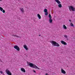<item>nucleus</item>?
<instances>
[{
  "instance_id": "1a4fd4ad",
  "label": "nucleus",
  "mask_w": 75,
  "mask_h": 75,
  "mask_svg": "<svg viewBox=\"0 0 75 75\" xmlns=\"http://www.w3.org/2000/svg\"><path fill=\"white\" fill-rule=\"evenodd\" d=\"M44 11L45 13V15L46 16H47V15H48V12H47V9H45L44 10Z\"/></svg>"
},
{
  "instance_id": "bb28decb",
  "label": "nucleus",
  "mask_w": 75,
  "mask_h": 75,
  "mask_svg": "<svg viewBox=\"0 0 75 75\" xmlns=\"http://www.w3.org/2000/svg\"><path fill=\"white\" fill-rule=\"evenodd\" d=\"M39 35V36H40V35Z\"/></svg>"
},
{
  "instance_id": "20e7f679",
  "label": "nucleus",
  "mask_w": 75,
  "mask_h": 75,
  "mask_svg": "<svg viewBox=\"0 0 75 75\" xmlns=\"http://www.w3.org/2000/svg\"><path fill=\"white\" fill-rule=\"evenodd\" d=\"M5 72L8 75H12L11 74V72L10 71V70L8 69H6L5 70Z\"/></svg>"
},
{
  "instance_id": "0eeeda50",
  "label": "nucleus",
  "mask_w": 75,
  "mask_h": 75,
  "mask_svg": "<svg viewBox=\"0 0 75 75\" xmlns=\"http://www.w3.org/2000/svg\"><path fill=\"white\" fill-rule=\"evenodd\" d=\"M61 44L63 45H67V43L66 42L63 40H61Z\"/></svg>"
},
{
  "instance_id": "f257e3e1",
  "label": "nucleus",
  "mask_w": 75,
  "mask_h": 75,
  "mask_svg": "<svg viewBox=\"0 0 75 75\" xmlns=\"http://www.w3.org/2000/svg\"><path fill=\"white\" fill-rule=\"evenodd\" d=\"M28 65H29L30 67L31 68L33 67V68L35 69H40L37 66L34 64H33V63L30 62L29 64H28Z\"/></svg>"
},
{
  "instance_id": "5701e85b",
  "label": "nucleus",
  "mask_w": 75,
  "mask_h": 75,
  "mask_svg": "<svg viewBox=\"0 0 75 75\" xmlns=\"http://www.w3.org/2000/svg\"><path fill=\"white\" fill-rule=\"evenodd\" d=\"M33 71L34 72H35V73L36 72V71L34 70H33Z\"/></svg>"
},
{
  "instance_id": "412c9836",
  "label": "nucleus",
  "mask_w": 75,
  "mask_h": 75,
  "mask_svg": "<svg viewBox=\"0 0 75 75\" xmlns=\"http://www.w3.org/2000/svg\"><path fill=\"white\" fill-rule=\"evenodd\" d=\"M2 12L3 13H5V10H3L2 11Z\"/></svg>"
},
{
  "instance_id": "423d86ee",
  "label": "nucleus",
  "mask_w": 75,
  "mask_h": 75,
  "mask_svg": "<svg viewBox=\"0 0 75 75\" xmlns=\"http://www.w3.org/2000/svg\"><path fill=\"white\" fill-rule=\"evenodd\" d=\"M14 48H15V49H16V50L18 51H20V47H18V46L17 45H15L14 46Z\"/></svg>"
},
{
  "instance_id": "2eb2a0df",
  "label": "nucleus",
  "mask_w": 75,
  "mask_h": 75,
  "mask_svg": "<svg viewBox=\"0 0 75 75\" xmlns=\"http://www.w3.org/2000/svg\"><path fill=\"white\" fill-rule=\"evenodd\" d=\"M49 21L50 23H52V19H49Z\"/></svg>"
},
{
  "instance_id": "f8f14e48",
  "label": "nucleus",
  "mask_w": 75,
  "mask_h": 75,
  "mask_svg": "<svg viewBox=\"0 0 75 75\" xmlns=\"http://www.w3.org/2000/svg\"><path fill=\"white\" fill-rule=\"evenodd\" d=\"M37 16L39 19H41V16L40 15V14H38Z\"/></svg>"
},
{
  "instance_id": "ddd939ff",
  "label": "nucleus",
  "mask_w": 75,
  "mask_h": 75,
  "mask_svg": "<svg viewBox=\"0 0 75 75\" xmlns=\"http://www.w3.org/2000/svg\"><path fill=\"white\" fill-rule=\"evenodd\" d=\"M20 11H21L22 13H24V9L23 8H20Z\"/></svg>"
},
{
  "instance_id": "6e6552de",
  "label": "nucleus",
  "mask_w": 75,
  "mask_h": 75,
  "mask_svg": "<svg viewBox=\"0 0 75 75\" xmlns=\"http://www.w3.org/2000/svg\"><path fill=\"white\" fill-rule=\"evenodd\" d=\"M61 72L62 74H66V72L62 68L61 69Z\"/></svg>"
},
{
  "instance_id": "aec40b11",
  "label": "nucleus",
  "mask_w": 75,
  "mask_h": 75,
  "mask_svg": "<svg viewBox=\"0 0 75 75\" xmlns=\"http://www.w3.org/2000/svg\"><path fill=\"white\" fill-rule=\"evenodd\" d=\"M64 37L66 38H68V36H67V35H64Z\"/></svg>"
},
{
  "instance_id": "f3484780",
  "label": "nucleus",
  "mask_w": 75,
  "mask_h": 75,
  "mask_svg": "<svg viewBox=\"0 0 75 75\" xmlns=\"http://www.w3.org/2000/svg\"><path fill=\"white\" fill-rule=\"evenodd\" d=\"M49 17L50 18V19L52 18V16H51V14H49Z\"/></svg>"
},
{
  "instance_id": "6ab92c4d",
  "label": "nucleus",
  "mask_w": 75,
  "mask_h": 75,
  "mask_svg": "<svg viewBox=\"0 0 75 75\" xmlns=\"http://www.w3.org/2000/svg\"><path fill=\"white\" fill-rule=\"evenodd\" d=\"M0 10L1 11H2L3 10V8H1V7H0Z\"/></svg>"
},
{
  "instance_id": "f03ea898",
  "label": "nucleus",
  "mask_w": 75,
  "mask_h": 75,
  "mask_svg": "<svg viewBox=\"0 0 75 75\" xmlns=\"http://www.w3.org/2000/svg\"><path fill=\"white\" fill-rule=\"evenodd\" d=\"M50 42L53 45H54V46L59 47V46H60V45H59L58 43H57L56 42H55L53 40H51L50 41Z\"/></svg>"
},
{
  "instance_id": "b1692460",
  "label": "nucleus",
  "mask_w": 75,
  "mask_h": 75,
  "mask_svg": "<svg viewBox=\"0 0 75 75\" xmlns=\"http://www.w3.org/2000/svg\"><path fill=\"white\" fill-rule=\"evenodd\" d=\"M0 62H2V61L1 60V59H0Z\"/></svg>"
},
{
  "instance_id": "39448f33",
  "label": "nucleus",
  "mask_w": 75,
  "mask_h": 75,
  "mask_svg": "<svg viewBox=\"0 0 75 75\" xmlns=\"http://www.w3.org/2000/svg\"><path fill=\"white\" fill-rule=\"evenodd\" d=\"M69 8L70 11H71V10H72L73 11H75V8L73 7L72 6H69Z\"/></svg>"
},
{
  "instance_id": "dca6fc26",
  "label": "nucleus",
  "mask_w": 75,
  "mask_h": 75,
  "mask_svg": "<svg viewBox=\"0 0 75 75\" xmlns=\"http://www.w3.org/2000/svg\"><path fill=\"white\" fill-rule=\"evenodd\" d=\"M12 36H13V37H17V38H20V37L18 36L17 35H13Z\"/></svg>"
},
{
  "instance_id": "7ed1b4c3",
  "label": "nucleus",
  "mask_w": 75,
  "mask_h": 75,
  "mask_svg": "<svg viewBox=\"0 0 75 75\" xmlns=\"http://www.w3.org/2000/svg\"><path fill=\"white\" fill-rule=\"evenodd\" d=\"M55 1L59 4L58 6L59 8H61L62 7V5L61 4V2L59 0H55Z\"/></svg>"
},
{
  "instance_id": "a878e982",
  "label": "nucleus",
  "mask_w": 75,
  "mask_h": 75,
  "mask_svg": "<svg viewBox=\"0 0 75 75\" xmlns=\"http://www.w3.org/2000/svg\"><path fill=\"white\" fill-rule=\"evenodd\" d=\"M0 1H2V0H0Z\"/></svg>"
},
{
  "instance_id": "4468645a",
  "label": "nucleus",
  "mask_w": 75,
  "mask_h": 75,
  "mask_svg": "<svg viewBox=\"0 0 75 75\" xmlns=\"http://www.w3.org/2000/svg\"><path fill=\"white\" fill-rule=\"evenodd\" d=\"M63 27L64 28L65 30L67 29V27L66 26H65V25H63Z\"/></svg>"
},
{
  "instance_id": "9d476101",
  "label": "nucleus",
  "mask_w": 75,
  "mask_h": 75,
  "mask_svg": "<svg viewBox=\"0 0 75 75\" xmlns=\"http://www.w3.org/2000/svg\"><path fill=\"white\" fill-rule=\"evenodd\" d=\"M23 47L26 50H27V51H28V48L27 46V45H23Z\"/></svg>"
},
{
  "instance_id": "4be33fe9",
  "label": "nucleus",
  "mask_w": 75,
  "mask_h": 75,
  "mask_svg": "<svg viewBox=\"0 0 75 75\" xmlns=\"http://www.w3.org/2000/svg\"><path fill=\"white\" fill-rule=\"evenodd\" d=\"M0 72L1 73V74H3V72L2 71H0Z\"/></svg>"
},
{
  "instance_id": "393cba45",
  "label": "nucleus",
  "mask_w": 75,
  "mask_h": 75,
  "mask_svg": "<svg viewBox=\"0 0 75 75\" xmlns=\"http://www.w3.org/2000/svg\"><path fill=\"white\" fill-rule=\"evenodd\" d=\"M69 21H70V22H71V20L70 19L69 20Z\"/></svg>"
},
{
  "instance_id": "9b49d317",
  "label": "nucleus",
  "mask_w": 75,
  "mask_h": 75,
  "mask_svg": "<svg viewBox=\"0 0 75 75\" xmlns=\"http://www.w3.org/2000/svg\"><path fill=\"white\" fill-rule=\"evenodd\" d=\"M21 70L22 72H23L25 73V70L23 68H21Z\"/></svg>"
},
{
  "instance_id": "a211bd4d",
  "label": "nucleus",
  "mask_w": 75,
  "mask_h": 75,
  "mask_svg": "<svg viewBox=\"0 0 75 75\" xmlns=\"http://www.w3.org/2000/svg\"><path fill=\"white\" fill-rule=\"evenodd\" d=\"M70 25L71 27H74V24H72V23H70Z\"/></svg>"
}]
</instances>
